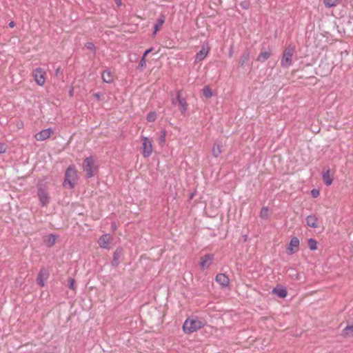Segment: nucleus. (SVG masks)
Wrapping results in <instances>:
<instances>
[{
	"instance_id": "6e6552de",
	"label": "nucleus",
	"mask_w": 353,
	"mask_h": 353,
	"mask_svg": "<svg viewBox=\"0 0 353 353\" xmlns=\"http://www.w3.org/2000/svg\"><path fill=\"white\" fill-rule=\"evenodd\" d=\"M46 74L45 70L40 68H36L32 72L34 81L39 86H43L45 84Z\"/></svg>"
},
{
	"instance_id": "b1692460",
	"label": "nucleus",
	"mask_w": 353,
	"mask_h": 353,
	"mask_svg": "<svg viewBox=\"0 0 353 353\" xmlns=\"http://www.w3.org/2000/svg\"><path fill=\"white\" fill-rule=\"evenodd\" d=\"M222 152L221 146L219 144H214L212 148V154L215 157H218Z\"/></svg>"
},
{
	"instance_id": "7c9ffc66",
	"label": "nucleus",
	"mask_w": 353,
	"mask_h": 353,
	"mask_svg": "<svg viewBox=\"0 0 353 353\" xmlns=\"http://www.w3.org/2000/svg\"><path fill=\"white\" fill-rule=\"evenodd\" d=\"M7 149H8V146L5 143H0V154L6 153L7 151Z\"/></svg>"
},
{
	"instance_id": "bb28decb",
	"label": "nucleus",
	"mask_w": 353,
	"mask_h": 353,
	"mask_svg": "<svg viewBox=\"0 0 353 353\" xmlns=\"http://www.w3.org/2000/svg\"><path fill=\"white\" fill-rule=\"evenodd\" d=\"M157 118V114L155 112H150L146 116V120L148 122H154Z\"/></svg>"
},
{
	"instance_id": "9b49d317",
	"label": "nucleus",
	"mask_w": 353,
	"mask_h": 353,
	"mask_svg": "<svg viewBox=\"0 0 353 353\" xmlns=\"http://www.w3.org/2000/svg\"><path fill=\"white\" fill-rule=\"evenodd\" d=\"M174 103L177 104L179 105L180 111L182 114H184L186 112L188 104L185 99L183 97H182L181 91H179L177 92L176 97L175 101H174Z\"/></svg>"
},
{
	"instance_id": "58836bf2",
	"label": "nucleus",
	"mask_w": 353,
	"mask_h": 353,
	"mask_svg": "<svg viewBox=\"0 0 353 353\" xmlns=\"http://www.w3.org/2000/svg\"><path fill=\"white\" fill-rule=\"evenodd\" d=\"M241 6H243V8H247V5L244 4V3H242Z\"/></svg>"
},
{
	"instance_id": "393cba45",
	"label": "nucleus",
	"mask_w": 353,
	"mask_h": 353,
	"mask_svg": "<svg viewBox=\"0 0 353 353\" xmlns=\"http://www.w3.org/2000/svg\"><path fill=\"white\" fill-rule=\"evenodd\" d=\"M165 19L164 18H161L158 19L157 22L154 25V32L153 33L154 35L157 34V32L161 29L162 25L164 23Z\"/></svg>"
},
{
	"instance_id": "1a4fd4ad",
	"label": "nucleus",
	"mask_w": 353,
	"mask_h": 353,
	"mask_svg": "<svg viewBox=\"0 0 353 353\" xmlns=\"http://www.w3.org/2000/svg\"><path fill=\"white\" fill-rule=\"evenodd\" d=\"M210 51V47L208 44L203 46L201 49L198 52L194 57V62L199 63L204 60L208 55Z\"/></svg>"
},
{
	"instance_id": "dca6fc26",
	"label": "nucleus",
	"mask_w": 353,
	"mask_h": 353,
	"mask_svg": "<svg viewBox=\"0 0 353 353\" xmlns=\"http://www.w3.org/2000/svg\"><path fill=\"white\" fill-rule=\"evenodd\" d=\"M103 81L107 83H111L114 81V74L109 70H105L101 74Z\"/></svg>"
},
{
	"instance_id": "473e14b6",
	"label": "nucleus",
	"mask_w": 353,
	"mask_h": 353,
	"mask_svg": "<svg viewBox=\"0 0 353 353\" xmlns=\"http://www.w3.org/2000/svg\"><path fill=\"white\" fill-rule=\"evenodd\" d=\"M85 46L86 48L88 49V50H90L92 51H94L95 50V47H94V45L92 43H87L85 44Z\"/></svg>"
},
{
	"instance_id": "aec40b11",
	"label": "nucleus",
	"mask_w": 353,
	"mask_h": 353,
	"mask_svg": "<svg viewBox=\"0 0 353 353\" xmlns=\"http://www.w3.org/2000/svg\"><path fill=\"white\" fill-rule=\"evenodd\" d=\"M272 294L276 295L280 298H285L287 296V291L284 288L277 286L272 290Z\"/></svg>"
},
{
	"instance_id": "f257e3e1",
	"label": "nucleus",
	"mask_w": 353,
	"mask_h": 353,
	"mask_svg": "<svg viewBox=\"0 0 353 353\" xmlns=\"http://www.w3.org/2000/svg\"><path fill=\"white\" fill-rule=\"evenodd\" d=\"M206 322L203 319L198 318L187 319L183 325L184 332L190 334L203 327Z\"/></svg>"
},
{
	"instance_id": "c9c22d12",
	"label": "nucleus",
	"mask_w": 353,
	"mask_h": 353,
	"mask_svg": "<svg viewBox=\"0 0 353 353\" xmlns=\"http://www.w3.org/2000/svg\"><path fill=\"white\" fill-rule=\"evenodd\" d=\"M290 276L292 279H299L301 277V274H297V273H296L293 275H291Z\"/></svg>"
},
{
	"instance_id": "0eeeda50",
	"label": "nucleus",
	"mask_w": 353,
	"mask_h": 353,
	"mask_svg": "<svg viewBox=\"0 0 353 353\" xmlns=\"http://www.w3.org/2000/svg\"><path fill=\"white\" fill-rule=\"evenodd\" d=\"M214 259V254H208L201 256L199 261V266L200 270L201 271L208 270L212 264Z\"/></svg>"
},
{
	"instance_id": "f03ea898",
	"label": "nucleus",
	"mask_w": 353,
	"mask_h": 353,
	"mask_svg": "<svg viewBox=\"0 0 353 353\" xmlns=\"http://www.w3.org/2000/svg\"><path fill=\"white\" fill-rule=\"evenodd\" d=\"M82 169L87 177H92L98 172L99 169L96 159L93 157L85 158L82 164Z\"/></svg>"
},
{
	"instance_id": "f704fd0d",
	"label": "nucleus",
	"mask_w": 353,
	"mask_h": 353,
	"mask_svg": "<svg viewBox=\"0 0 353 353\" xmlns=\"http://www.w3.org/2000/svg\"><path fill=\"white\" fill-rule=\"evenodd\" d=\"M102 94H101L100 92H96L94 94V97L98 100V101H100L101 99V97H102Z\"/></svg>"
},
{
	"instance_id": "412c9836",
	"label": "nucleus",
	"mask_w": 353,
	"mask_h": 353,
	"mask_svg": "<svg viewBox=\"0 0 353 353\" xmlns=\"http://www.w3.org/2000/svg\"><path fill=\"white\" fill-rule=\"evenodd\" d=\"M271 53L269 51L262 50L257 57V61L259 62H264L266 61L270 57Z\"/></svg>"
},
{
	"instance_id": "cd10ccee",
	"label": "nucleus",
	"mask_w": 353,
	"mask_h": 353,
	"mask_svg": "<svg viewBox=\"0 0 353 353\" xmlns=\"http://www.w3.org/2000/svg\"><path fill=\"white\" fill-rule=\"evenodd\" d=\"M308 246L310 250H315L317 248V243L314 239H310L308 240Z\"/></svg>"
},
{
	"instance_id": "6ab92c4d",
	"label": "nucleus",
	"mask_w": 353,
	"mask_h": 353,
	"mask_svg": "<svg viewBox=\"0 0 353 353\" xmlns=\"http://www.w3.org/2000/svg\"><path fill=\"white\" fill-rule=\"evenodd\" d=\"M341 335L346 339L353 337V323L346 325L342 330Z\"/></svg>"
},
{
	"instance_id": "e433bc0d",
	"label": "nucleus",
	"mask_w": 353,
	"mask_h": 353,
	"mask_svg": "<svg viewBox=\"0 0 353 353\" xmlns=\"http://www.w3.org/2000/svg\"><path fill=\"white\" fill-rule=\"evenodd\" d=\"M152 48L148 49L147 50L145 51L143 56L146 57L150 52H152Z\"/></svg>"
},
{
	"instance_id": "c756f323",
	"label": "nucleus",
	"mask_w": 353,
	"mask_h": 353,
	"mask_svg": "<svg viewBox=\"0 0 353 353\" xmlns=\"http://www.w3.org/2000/svg\"><path fill=\"white\" fill-rule=\"evenodd\" d=\"M146 57H144L143 56L140 62H139V67L141 68V69H143L145 68L146 66V59H145Z\"/></svg>"
},
{
	"instance_id": "f8f14e48",
	"label": "nucleus",
	"mask_w": 353,
	"mask_h": 353,
	"mask_svg": "<svg viewBox=\"0 0 353 353\" xmlns=\"http://www.w3.org/2000/svg\"><path fill=\"white\" fill-rule=\"evenodd\" d=\"M54 132L52 129L48 128L40 131L34 135V139L38 141H43L48 139H49L52 134Z\"/></svg>"
},
{
	"instance_id": "ea45409f",
	"label": "nucleus",
	"mask_w": 353,
	"mask_h": 353,
	"mask_svg": "<svg viewBox=\"0 0 353 353\" xmlns=\"http://www.w3.org/2000/svg\"><path fill=\"white\" fill-rule=\"evenodd\" d=\"M117 5L120 6L121 5V0H117Z\"/></svg>"
},
{
	"instance_id": "72a5a7b5",
	"label": "nucleus",
	"mask_w": 353,
	"mask_h": 353,
	"mask_svg": "<svg viewBox=\"0 0 353 353\" xmlns=\"http://www.w3.org/2000/svg\"><path fill=\"white\" fill-rule=\"evenodd\" d=\"M69 288L72 290H74V280L72 278L69 279Z\"/></svg>"
},
{
	"instance_id": "a211bd4d",
	"label": "nucleus",
	"mask_w": 353,
	"mask_h": 353,
	"mask_svg": "<svg viewBox=\"0 0 353 353\" xmlns=\"http://www.w3.org/2000/svg\"><path fill=\"white\" fill-rule=\"evenodd\" d=\"M57 241V236L52 234H48L43 238L45 245L48 247H52Z\"/></svg>"
},
{
	"instance_id": "4be33fe9",
	"label": "nucleus",
	"mask_w": 353,
	"mask_h": 353,
	"mask_svg": "<svg viewBox=\"0 0 353 353\" xmlns=\"http://www.w3.org/2000/svg\"><path fill=\"white\" fill-rule=\"evenodd\" d=\"M326 8L336 7L341 3V0H323Z\"/></svg>"
},
{
	"instance_id": "ddd939ff",
	"label": "nucleus",
	"mask_w": 353,
	"mask_h": 353,
	"mask_svg": "<svg viewBox=\"0 0 353 353\" xmlns=\"http://www.w3.org/2000/svg\"><path fill=\"white\" fill-rule=\"evenodd\" d=\"M306 225L312 228H316L320 225L319 218L316 214H310L305 219Z\"/></svg>"
},
{
	"instance_id": "39448f33",
	"label": "nucleus",
	"mask_w": 353,
	"mask_h": 353,
	"mask_svg": "<svg viewBox=\"0 0 353 353\" xmlns=\"http://www.w3.org/2000/svg\"><path fill=\"white\" fill-rule=\"evenodd\" d=\"M142 142V154L143 157H149L153 152V145L152 141L146 137H141Z\"/></svg>"
},
{
	"instance_id": "4468645a",
	"label": "nucleus",
	"mask_w": 353,
	"mask_h": 353,
	"mask_svg": "<svg viewBox=\"0 0 353 353\" xmlns=\"http://www.w3.org/2000/svg\"><path fill=\"white\" fill-rule=\"evenodd\" d=\"M49 276L48 271L45 268H41L38 274L37 278V283L41 286L43 287L45 285V281Z\"/></svg>"
},
{
	"instance_id": "7ed1b4c3",
	"label": "nucleus",
	"mask_w": 353,
	"mask_h": 353,
	"mask_svg": "<svg viewBox=\"0 0 353 353\" xmlns=\"http://www.w3.org/2000/svg\"><path fill=\"white\" fill-rule=\"evenodd\" d=\"M78 181V172L74 165L69 166L65 174L63 185L70 189L73 188Z\"/></svg>"
},
{
	"instance_id": "423d86ee",
	"label": "nucleus",
	"mask_w": 353,
	"mask_h": 353,
	"mask_svg": "<svg viewBox=\"0 0 353 353\" xmlns=\"http://www.w3.org/2000/svg\"><path fill=\"white\" fill-rule=\"evenodd\" d=\"M113 241V236L112 234L106 233L101 235L97 243L101 248L105 250H110L111 245Z\"/></svg>"
},
{
	"instance_id": "9d476101",
	"label": "nucleus",
	"mask_w": 353,
	"mask_h": 353,
	"mask_svg": "<svg viewBox=\"0 0 353 353\" xmlns=\"http://www.w3.org/2000/svg\"><path fill=\"white\" fill-rule=\"evenodd\" d=\"M334 172L332 171L330 168L324 169L322 172V179L323 183L330 186L334 181Z\"/></svg>"
},
{
	"instance_id": "f3484780",
	"label": "nucleus",
	"mask_w": 353,
	"mask_h": 353,
	"mask_svg": "<svg viewBox=\"0 0 353 353\" xmlns=\"http://www.w3.org/2000/svg\"><path fill=\"white\" fill-rule=\"evenodd\" d=\"M299 248V240L296 237H293L288 246V252L291 254L298 252Z\"/></svg>"
},
{
	"instance_id": "c85d7f7f",
	"label": "nucleus",
	"mask_w": 353,
	"mask_h": 353,
	"mask_svg": "<svg viewBox=\"0 0 353 353\" xmlns=\"http://www.w3.org/2000/svg\"><path fill=\"white\" fill-rule=\"evenodd\" d=\"M167 132L165 130L161 131V134L159 137V144L161 146H163L165 143V137H166Z\"/></svg>"
},
{
	"instance_id": "20e7f679",
	"label": "nucleus",
	"mask_w": 353,
	"mask_h": 353,
	"mask_svg": "<svg viewBox=\"0 0 353 353\" xmlns=\"http://www.w3.org/2000/svg\"><path fill=\"white\" fill-rule=\"evenodd\" d=\"M37 196L39 197L41 205L42 207L47 206L50 202V196L48 188L43 185H39L37 191Z\"/></svg>"
},
{
	"instance_id": "2eb2a0df",
	"label": "nucleus",
	"mask_w": 353,
	"mask_h": 353,
	"mask_svg": "<svg viewBox=\"0 0 353 353\" xmlns=\"http://www.w3.org/2000/svg\"><path fill=\"white\" fill-rule=\"evenodd\" d=\"M216 281L221 285L223 288H226L230 283L229 278L225 274H218L216 276Z\"/></svg>"
},
{
	"instance_id": "2f4dec72",
	"label": "nucleus",
	"mask_w": 353,
	"mask_h": 353,
	"mask_svg": "<svg viewBox=\"0 0 353 353\" xmlns=\"http://www.w3.org/2000/svg\"><path fill=\"white\" fill-rule=\"evenodd\" d=\"M311 194L312 196L314 197V198H316L319 196L320 194V192L319 190H316V189H313L312 191H311Z\"/></svg>"
},
{
	"instance_id": "5701e85b",
	"label": "nucleus",
	"mask_w": 353,
	"mask_h": 353,
	"mask_svg": "<svg viewBox=\"0 0 353 353\" xmlns=\"http://www.w3.org/2000/svg\"><path fill=\"white\" fill-rule=\"evenodd\" d=\"M202 92L203 95L207 99L211 98L213 96L212 90L209 85L204 86Z\"/></svg>"
},
{
	"instance_id": "a878e982",
	"label": "nucleus",
	"mask_w": 353,
	"mask_h": 353,
	"mask_svg": "<svg viewBox=\"0 0 353 353\" xmlns=\"http://www.w3.org/2000/svg\"><path fill=\"white\" fill-rule=\"evenodd\" d=\"M260 217L263 219H267L269 217V210L267 207H263L261 208Z\"/></svg>"
},
{
	"instance_id": "4c0bfd02",
	"label": "nucleus",
	"mask_w": 353,
	"mask_h": 353,
	"mask_svg": "<svg viewBox=\"0 0 353 353\" xmlns=\"http://www.w3.org/2000/svg\"><path fill=\"white\" fill-rule=\"evenodd\" d=\"M9 26H10V27H11V28H13V27L14 26V22H12H12H10V23H9Z\"/></svg>"
},
{
	"instance_id": "a19ab883",
	"label": "nucleus",
	"mask_w": 353,
	"mask_h": 353,
	"mask_svg": "<svg viewBox=\"0 0 353 353\" xmlns=\"http://www.w3.org/2000/svg\"><path fill=\"white\" fill-rule=\"evenodd\" d=\"M112 229H113V230H114L116 229V225H115V223H114V224L112 225Z\"/></svg>"
}]
</instances>
